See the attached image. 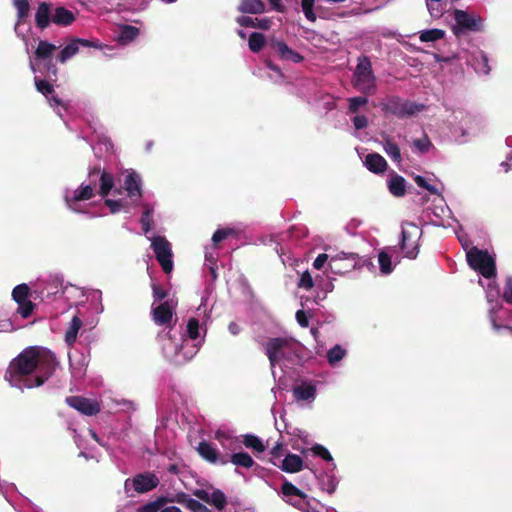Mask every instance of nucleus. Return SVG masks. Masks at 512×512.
I'll return each mask as SVG.
<instances>
[{"instance_id":"obj_56","label":"nucleus","mask_w":512,"mask_h":512,"mask_svg":"<svg viewBox=\"0 0 512 512\" xmlns=\"http://www.w3.org/2000/svg\"><path fill=\"white\" fill-rule=\"evenodd\" d=\"M312 452L314 453V455L322 458L323 460L325 461H332L333 458L330 454V452L328 451V449H326L324 446L320 445V444H315L312 448H311Z\"/></svg>"},{"instance_id":"obj_15","label":"nucleus","mask_w":512,"mask_h":512,"mask_svg":"<svg viewBox=\"0 0 512 512\" xmlns=\"http://www.w3.org/2000/svg\"><path fill=\"white\" fill-rule=\"evenodd\" d=\"M197 450L200 456L210 463L226 465L229 462L228 455H219L217 449L210 442L201 441Z\"/></svg>"},{"instance_id":"obj_25","label":"nucleus","mask_w":512,"mask_h":512,"mask_svg":"<svg viewBox=\"0 0 512 512\" xmlns=\"http://www.w3.org/2000/svg\"><path fill=\"white\" fill-rule=\"evenodd\" d=\"M237 22L242 27H254L262 30H268L271 27V20L268 18L253 19L249 16H241L237 19Z\"/></svg>"},{"instance_id":"obj_35","label":"nucleus","mask_w":512,"mask_h":512,"mask_svg":"<svg viewBox=\"0 0 512 512\" xmlns=\"http://www.w3.org/2000/svg\"><path fill=\"white\" fill-rule=\"evenodd\" d=\"M208 504L214 506L217 510L222 511L227 504L226 495L220 489H214L210 494Z\"/></svg>"},{"instance_id":"obj_42","label":"nucleus","mask_w":512,"mask_h":512,"mask_svg":"<svg viewBox=\"0 0 512 512\" xmlns=\"http://www.w3.org/2000/svg\"><path fill=\"white\" fill-rule=\"evenodd\" d=\"M345 355L346 350L337 344L327 352V359L329 364L335 365L336 363L341 361Z\"/></svg>"},{"instance_id":"obj_62","label":"nucleus","mask_w":512,"mask_h":512,"mask_svg":"<svg viewBox=\"0 0 512 512\" xmlns=\"http://www.w3.org/2000/svg\"><path fill=\"white\" fill-rule=\"evenodd\" d=\"M503 297L507 303L512 304V277L506 280Z\"/></svg>"},{"instance_id":"obj_46","label":"nucleus","mask_w":512,"mask_h":512,"mask_svg":"<svg viewBox=\"0 0 512 512\" xmlns=\"http://www.w3.org/2000/svg\"><path fill=\"white\" fill-rule=\"evenodd\" d=\"M315 0H301V8L306 17L310 22H315L317 16L314 12Z\"/></svg>"},{"instance_id":"obj_27","label":"nucleus","mask_w":512,"mask_h":512,"mask_svg":"<svg viewBox=\"0 0 512 512\" xmlns=\"http://www.w3.org/2000/svg\"><path fill=\"white\" fill-rule=\"evenodd\" d=\"M294 396L297 400H311L316 396V388L309 383H302L293 390Z\"/></svg>"},{"instance_id":"obj_41","label":"nucleus","mask_w":512,"mask_h":512,"mask_svg":"<svg viewBox=\"0 0 512 512\" xmlns=\"http://www.w3.org/2000/svg\"><path fill=\"white\" fill-rule=\"evenodd\" d=\"M445 32L441 29H428L423 30L420 34V40L422 42H434L444 37Z\"/></svg>"},{"instance_id":"obj_11","label":"nucleus","mask_w":512,"mask_h":512,"mask_svg":"<svg viewBox=\"0 0 512 512\" xmlns=\"http://www.w3.org/2000/svg\"><path fill=\"white\" fill-rule=\"evenodd\" d=\"M358 259L359 257L355 253H341L332 257L328 266L332 273L341 275L355 269L358 264Z\"/></svg>"},{"instance_id":"obj_28","label":"nucleus","mask_w":512,"mask_h":512,"mask_svg":"<svg viewBox=\"0 0 512 512\" xmlns=\"http://www.w3.org/2000/svg\"><path fill=\"white\" fill-rule=\"evenodd\" d=\"M239 10L242 13L259 14L264 12L265 4L262 0H242Z\"/></svg>"},{"instance_id":"obj_43","label":"nucleus","mask_w":512,"mask_h":512,"mask_svg":"<svg viewBox=\"0 0 512 512\" xmlns=\"http://www.w3.org/2000/svg\"><path fill=\"white\" fill-rule=\"evenodd\" d=\"M468 119H469V116L467 115V113L465 111L459 109V110H456L453 112V115L451 116V118L448 119V122L450 125L460 124L459 130H460L461 134L464 135L465 130H464L462 123L466 122V120H468Z\"/></svg>"},{"instance_id":"obj_24","label":"nucleus","mask_w":512,"mask_h":512,"mask_svg":"<svg viewBox=\"0 0 512 512\" xmlns=\"http://www.w3.org/2000/svg\"><path fill=\"white\" fill-rule=\"evenodd\" d=\"M389 192L395 197H402L406 193V180L398 175L394 174L388 182Z\"/></svg>"},{"instance_id":"obj_58","label":"nucleus","mask_w":512,"mask_h":512,"mask_svg":"<svg viewBox=\"0 0 512 512\" xmlns=\"http://www.w3.org/2000/svg\"><path fill=\"white\" fill-rule=\"evenodd\" d=\"M151 213L152 210L147 208L141 215L140 222L142 224V229L145 233L149 232L152 227Z\"/></svg>"},{"instance_id":"obj_51","label":"nucleus","mask_w":512,"mask_h":512,"mask_svg":"<svg viewBox=\"0 0 512 512\" xmlns=\"http://www.w3.org/2000/svg\"><path fill=\"white\" fill-rule=\"evenodd\" d=\"M488 280H489V282H488V285L486 288V298H487V301L490 304H492L493 302H496L498 300L499 289L496 286V284L492 278L488 279Z\"/></svg>"},{"instance_id":"obj_20","label":"nucleus","mask_w":512,"mask_h":512,"mask_svg":"<svg viewBox=\"0 0 512 512\" xmlns=\"http://www.w3.org/2000/svg\"><path fill=\"white\" fill-rule=\"evenodd\" d=\"M280 468L287 473H297L303 469V460L299 455L289 453L282 460Z\"/></svg>"},{"instance_id":"obj_37","label":"nucleus","mask_w":512,"mask_h":512,"mask_svg":"<svg viewBox=\"0 0 512 512\" xmlns=\"http://www.w3.org/2000/svg\"><path fill=\"white\" fill-rule=\"evenodd\" d=\"M14 7L17 10L18 23L25 22L29 16L30 4L28 0H14Z\"/></svg>"},{"instance_id":"obj_45","label":"nucleus","mask_w":512,"mask_h":512,"mask_svg":"<svg viewBox=\"0 0 512 512\" xmlns=\"http://www.w3.org/2000/svg\"><path fill=\"white\" fill-rule=\"evenodd\" d=\"M172 501L177 502L178 504L184 505L186 508L190 509L191 511H193V509L199 502L195 499L190 498L189 495L184 492L177 493Z\"/></svg>"},{"instance_id":"obj_50","label":"nucleus","mask_w":512,"mask_h":512,"mask_svg":"<svg viewBox=\"0 0 512 512\" xmlns=\"http://www.w3.org/2000/svg\"><path fill=\"white\" fill-rule=\"evenodd\" d=\"M17 304V312L22 316V318H28L29 316L32 315L35 308V304L31 300L27 299L24 300L23 302H18Z\"/></svg>"},{"instance_id":"obj_31","label":"nucleus","mask_w":512,"mask_h":512,"mask_svg":"<svg viewBox=\"0 0 512 512\" xmlns=\"http://www.w3.org/2000/svg\"><path fill=\"white\" fill-rule=\"evenodd\" d=\"M383 150L394 162L401 161L399 146L388 136L384 138Z\"/></svg>"},{"instance_id":"obj_3","label":"nucleus","mask_w":512,"mask_h":512,"mask_svg":"<svg viewBox=\"0 0 512 512\" xmlns=\"http://www.w3.org/2000/svg\"><path fill=\"white\" fill-rule=\"evenodd\" d=\"M352 85L357 91L366 96H371L376 93V77L368 56L361 55L358 57L357 65L353 72Z\"/></svg>"},{"instance_id":"obj_38","label":"nucleus","mask_w":512,"mask_h":512,"mask_svg":"<svg viewBox=\"0 0 512 512\" xmlns=\"http://www.w3.org/2000/svg\"><path fill=\"white\" fill-rule=\"evenodd\" d=\"M31 294L30 288L27 284L22 283L14 287L12 291V298L13 300L18 302H23L24 300H27Z\"/></svg>"},{"instance_id":"obj_60","label":"nucleus","mask_w":512,"mask_h":512,"mask_svg":"<svg viewBox=\"0 0 512 512\" xmlns=\"http://www.w3.org/2000/svg\"><path fill=\"white\" fill-rule=\"evenodd\" d=\"M152 292L154 299L157 301L165 299L168 295L167 291L163 287L155 283L152 284Z\"/></svg>"},{"instance_id":"obj_44","label":"nucleus","mask_w":512,"mask_h":512,"mask_svg":"<svg viewBox=\"0 0 512 512\" xmlns=\"http://www.w3.org/2000/svg\"><path fill=\"white\" fill-rule=\"evenodd\" d=\"M78 51L79 50L77 47V43H74V41H72L60 51L57 59L59 62L65 63L68 59L73 57Z\"/></svg>"},{"instance_id":"obj_12","label":"nucleus","mask_w":512,"mask_h":512,"mask_svg":"<svg viewBox=\"0 0 512 512\" xmlns=\"http://www.w3.org/2000/svg\"><path fill=\"white\" fill-rule=\"evenodd\" d=\"M416 225L413 222L405 221L402 223L400 249L406 257L416 258V240L415 230Z\"/></svg>"},{"instance_id":"obj_5","label":"nucleus","mask_w":512,"mask_h":512,"mask_svg":"<svg viewBox=\"0 0 512 512\" xmlns=\"http://www.w3.org/2000/svg\"><path fill=\"white\" fill-rule=\"evenodd\" d=\"M466 258L469 266L484 278L491 279L495 276V259L487 251L471 247L467 250Z\"/></svg>"},{"instance_id":"obj_9","label":"nucleus","mask_w":512,"mask_h":512,"mask_svg":"<svg viewBox=\"0 0 512 512\" xmlns=\"http://www.w3.org/2000/svg\"><path fill=\"white\" fill-rule=\"evenodd\" d=\"M294 342L290 338H270L265 346L266 355L272 367L282 359L289 358L286 350H292Z\"/></svg>"},{"instance_id":"obj_17","label":"nucleus","mask_w":512,"mask_h":512,"mask_svg":"<svg viewBox=\"0 0 512 512\" xmlns=\"http://www.w3.org/2000/svg\"><path fill=\"white\" fill-rule=\"evenodd\" d=\"M173 311L168 301H165L152 309V318L157 325L170 324Z\"/></svg>"},{"instance_id":"obj_52","label":"nucleus","mask_w":512,"mask_h":512,"mask_svg":"<svg viewBox=\"0 0 512 512\" xmlns=\"http://www.w3.org/2000/svg\"><path fill=\"white\" fill-rule=\"evenodd\" d=\"M348 102H349V106H348L349 112L357 113L361 106H364L368 103V98L362 97V96H357V97L349 98Z\"/></svg>"},{"instance_id":"obj_1","label":"nucleus","mask_w":512,"mask_h":512,"mask_svg":"<svg viewBox=\"0 0 512 512\" xmlns=\"http://www.w3.org/2000/svg\"><path fill=\"white\" fill-rule=\"evenodd\" d=\"M444 186L434 175H418V216L423 224L451 225V211L443 197Z\"/></svg>"},{"instance_id":"obj_19","label":"nucleus","mask_w":512,"mask_h":512,"mask_svg":"<svg viewBox=\"0 0 512 512\" xmlns=\"http://www.w3.org/2000/svg\"><path fill=\"white\" fill-rule=\"evenodd\" d=\"M51 4L41 2L35 14V24L39 29H46L52 22Z\"/></svg>"},{"instance_id":"obj_40","label":"nucleus","mask_w":512,"mask_h":512,"mask_svg":"<svg viewBox=\"0 0 512 512\" xmlns=\"http://www.w3.org/2000/svg\"><path fill=\"white\" fill-rule=\"evenodd\" d=\"M427 9L433 18H439L444 12L443 0H425Z\"/></svg>"},{"instance_id":"obj_21","label":"nucleus","mask_w":512,"mask_h":512,"mask_svg":"<svg viewBox=\"0 0 512 512\" xmlns=\"http://www.w3.org/2000/svg\"><path fill=\"white\" fill-rule=\"evenodd\" d=\"M74 21V13L62 6L56 7L52 14V22L59 26H69Z\"/></svg>"},{"instance_id":"obj_57","label":"nucleus","mask_w":512,"mask_h":512,"mask_svg":"<svg viewBox=\"0 0 512 512\" xmlns=\"http://www.w3.org/2000/svg\"><path fill=\"white\" fill-rule=\"evenodd\" d=\"M313 286L314 281L311 274L308 271L304 272L300 277L298 287L305 290H310L313 288Z\"/></svg>"},{"instance_id":"obj_33","label":"nucleus","mask_w":512,"mask_h":512,"mask_svg":"<svg viewBox=\"0 0 512 512\" xmlns=\"http://www.w3.org/2000/svg\"><path fill=\"white\" fill-rule=\"evenodd\" d=\"M229 461L236 466H241L244 468H250L254 465V460L246 452L233 453Z\"/></svg>"},{"instance_id":"obj_23","label":"nucleus","mask_w":512,"mask_h":512,"mask_svg":"<svg viewBox=\"0 0 512 512\" xmlns=\"http://www.w3.org/2000/svg\"><path fill=\"white\" fill-rule=\"evenodd\" d=\"M281 492L285 498H287V502L296 506L297 503L291 500V497H298L301 501L306 499V494L297 488L294 484L289 481H284L281 486Z\"/></svg>"},{"instance_id":"obj_54","label":"nucleus","mask_w":512,"mask_h":512,"mask_svg":"<svg viewBox=\"0 0 512 512\" xmlns=\"http://www.w3.org/2000/svg\"><path fill=\"white\" fill-rule=\"evenodd\" d=\"M62 285H63V277L62 276L56 275V276L52 277L47 286V287L51 288V291H48V293H47V297H49L50 295H56L59 292Z\"/></svg>"},{"instance_id":"obj_29","label":"nucleus","mask_w":512,"mask_h":512,"mask_svg":"<svg viewBox=\"0 0 512 512\" xmlns=\"http://www.w3.org/2000/svg\"><path fill=\"white\" fill-rule=\"evenodd\" d=\"M82 327V320L78 316H74L71 320L70 326L65 334V342L68 346H73L77 340V335Z\"/></svg>"},{"instance_id":"obj_2","label":"nucleus","mask_w":512,"mask_h":512,"mask_svg":"<svg viewBox=\"0 0 512 512\" xmlns=\"http://www.w3.org/2000/svg\"><path fill=\"white\" fill-rule=\"evenodd\" d=\"M39 364V348L36 346L24 349L14 358L6 369L4 378L13 386L24 385Z\"/></svg>"},{"instance_id":"obj_7","label":"nucleus","mask_w":512,"mask_h":512,"mask_svg":"<svg viewBox=\"0 0 512 512\" xmlns=\"http://www.w3.org/2000/svg\"><path fill=\"white\" fill-rule=\"evenodd\" d=\"M160 481L153 472H143L136 474L133 478H128L124 483L126 493L133 489L139 494L150 492L158 487Z\"/></svg>"},{"instance_id":"obj_59","label":"nucleus","mask_w":512,"mask_h":512,"mask_svg":"<svg viewBox=\"0 0 512 512\" xmlns=\"http://www.w3.org/2000/svg\"><path fill=\"white\" fill-rule=\"evenodd\" d=\"M433 148L434 147L431 141L428 139L427 135H424L422 138L418 139V152H429Z\"/></svg>"},{"instance_id":"obj_14","label":"nucleus","mask_w":512,"mask_h":512,"mask_svg":"<svg viewBox=\"0 0 512 512\" xmlns=\"http://www.w3.org/2000/svg\"><path fill=\"white\" fill-rule=\"evenodd\" d=\"M269 45L270 48L275 53H277L281 60L291 61L293 63H300L304 59L301 54L289 48L284 41L271 40Z\"/></svg>"},{"instance_id":"obj_10","label":"nucleus","mask_w":512,"mask_h":512,"mask_svg":"<svg viewBox=\"0 0 512 512\" xmlns=\"http://www.w3.org/2000/svg\"><path fill=\"white\" fill-rule=\"evenodd\" d=\"M100 173V167L95 166L89 171L90 183L87 185L82 184L71 198H66V203L69 209L78 211L76 204L80 201L89 200L94 196V187L97 182V176Z\"/></svg>"},{"instance_id":"obj_6","label":"nucleus","mask_w":512,"mask_h":512,"mask_svg":"<svg viewBox=\"0 0 512 512\" xmlns=\"http://www.w3.org/2000/svg\"><path fill=\"white\" fill-rule=\"evenodd\" d=\"M58 362L55 355L50 351H41L39 349V375L33 379H27L24 383L26 388H34L42 386L55 372Z\"/></svg>"},{"instance_id":"obj_55","label":"nucleus","mask_w":512,"mask_h":512,"mask_svg":"<svg viewBox=\"0 0 512 512\" xmlns=\"http://www.w3.org/2000/svg\"><path fill=\"white\" fill-rule=\"evenodd\" d=\"M232 234H234V230L232 228L218 229L214 232V234L212 236V241L214 244H217V243L225 240Z\"/></svg>"},{"instance_id":"obj_36","label":"nucleus","mask_w":512,"mask_h":512,"mask_svg":"<svg viewBox=\"0 0 512 512\" xmlns=\"http://www.w3.org/2000/svg\"><path fill=\"white\" fill-rule=\"evenodd\" d=\"M242 442L247 448L253 449L254 451H256L258 453H262L266 449L263 442L257 436H255L253 434L244 435Z\"/></svg>"},{"instance_id":"obj_4","label":"nucleus","mask_w":512,"mask_h":512,"mask_svg":"<svg viewBox=\"0 0 512 512\" xmlns=\"http://www.w3.org/2000/svg\"><path fill=\"white\" fill-rule=\"evenodd\" d=\"M453 18V33L458 37L466 32L479 33L485 30V19L474 11L455 9Z\"/></svg>"},{"instance_id":"obj_48","label":"nucleus","mask_w":512,"mask_h":512,"mask_svg":"<svg viewBox=\"0 0 512 512\" xmlns=\"http://www.w3.org/2000/svg\"><path fill=\"white\" fill-rule=\"evenodd\" d=\"M473 67L477 73L488 74L490 69L486 55H484L482 52H479L478 58L473 63Z\"/></svg>"},{"instance_id":"obj_8","label":"nucleus","mask_w":512,"mask_h":512,"mask_svg":"<svg viewBox=\"0 0 512 512\" xmlns=\"http://www.w3.org/2000/svg\"><path fill=\"white\" fill-rule=\"evenodd\" d=\"M151 248L162 270L169 274L173 270L172 249L170 242L164 236H155L151 242Z\"/></svg>"},{"instance_id":"obj_34","label":"nucleus","mask_w":512,"mask_h":512,"mask_svg":"<svg viewBox=\"0 0 512 512\" xmlns=\"http://www.w3.org/2000/svg\"><path fill=\"white\" fill-rule=\"evenodd\" d=\"M265 43H266V39L262 33L253 32L250 34L249 40H248V46L252 52L258 53L259 51H261L262 48L264 47Z\"/></svg>"},{"instance_id":"obj_47","label":"nucleus","mask_w":512,"mask_h":512,"mask_svg":"<svg viewBox=\"0 0 512 512\" xmlns=\"http://www.w3.org/2000/svg\"><path fill=\"white\" fill-rule=\"evenodd\" d=\"M378 262L380 265V271L383 274H389L393 270L391 257L388 255V253L382 251L378 255Z\"/></svg>"},{"instance_id":"obj_22","label":"nucleus","mask_w":512,"mask_h":512,"mask_svg":"<svg viewBox=\"0 0 512 512\" xmlns=\"http://www.w3.org/2000/svg\"><path fill=\"white\" fill-rule=\"evenodd\" d=\"M139 34V28L132 25H122L116 40L121 45H127L134 41Z\"/></svg>"},{"instance_id":"obj_63","label":"nucleus","mask_w":512,"mask_h":512,"mask_svg":"<svg viewBox=\"0 0 512 512\" xmlns=\"http://www.w3.org/2000/svg\"><path fill=\"white\" fill-rule=\"evenodd\" d=\"M296 320L298 322V324L303 327V328H307L309 326V319L305 313L304 310H298L296 312Z\"/></svg>"},{"instance_id":"obj_61","label":"nucleus","mask_w":512,"mask_h":512,"mask_svg":"<svg viewBox=\"0 0 512 512\" xmlns=\"http://www.w3.org/2000/svg\"><path fill=\"white\" fill-rule=\"evenodd\" d=\"M352 121L356 130H362L368 126V119L364 115H356Z\"/></svg>"},{"instance_id":"obj_16","label":"nucleus","mask_w":512,"mask_h":512,"mask_svg":"<svg viewBox=\"0 0 512 512\" xmlns=\"http://www.w3.org/2000/svg\"><path fill=\"white\" fill-rule=\"evenodd\" d=\"M124 185L132 203H137L142 197L140 176L135 172L129 173L125 178Z\"/></svg>"},{"instance_id":"obj_64","label":"nucleus","mask_w":512,"mask_h":512,"mask_svg":"<svg viewBox=\"0 0 512 512\" xmlns=\"http://www.w3.org/2000/svg\"><path fill=\"white\" fill-rule=\"evenodd\" d=\"M328 258H329L328 255L325 253L319 254L313 262V267L315 269L320 270L326 264V262L328 261Z\"/></svg>"},{"instance_id":"obj_26","label":"nucleus","mask_w":512,"mask_h":512,"mask_svg":"<svg viewBox=\"0 0 512 512\" xmlns=\"http://www.w3.org/2000/svg\"><path fill=\"white\" fill-rule=\"evenodd\" d=\"M57 50V47L45 40H40L35 50V58L37 60H51L53 53Z\"/></svg>"},{"instance_id":"obj_18","label":"nucleus","mask_w":512,"mask_h":512,"mask_svg":"<svg viewBox=\"0 0 512 512\" xmlns=\"http://www.w3.org/2000/svg\"><path fill=\"white\" fill-rule=\"evenodd\" d=\"M365 167L374 174H382L387 170V161L378 153H369L365 157Z\"/></svg>"},{"instance_id":"obj_39","label":"nucleus","mask_w":512,"mask_h":512,"mask_svg":"<svg viewBox=\"0 0 512 512\" xmlns=\"http://www.w3.org/2000/svg\"><path fill=\"white\" fill-rule=\"evenodd\" d=\"M168 502L165 497H159L155 501L148 502L137 509V512H158Z\"/></svg>"},{"instance_id":"obj_32","label":"nucleus","mask_w":512,"mask_h":512,"mask_svg":"<svg viewBox=\"0 0 512 512\" xmlns=\"http://www.w3.org/2000/svg\"><path fill=\"white\" fill-rule=\"evenodd\" d=\"M131 204L136 205L137 203H130L127 200L119 199V200H113V199H106L105 205L109 207L110 212L112 214L118 213L120 211L129 212L131 208Z\"/></svg>"},{"instance_id":"obj_13","label":"nucleus","mask_w":512,"mask_h":512,"mask_svg":"<svg viewBox=\"0 0 512 512\" xmlns=\"http://www.w3.org/2000/svg\"><path fill=\"white\" fill-rule=\"evenodd\" d=\"M65 402L71 408L86 416L97 415L101 410L98 401L83 396H68Z\"/></svg>"},{"instance_id":"obj_53","label":"nucleus","mask_w":512,"mask_h":512,"mask_svg":"<svg viewBox=\"0 0 512 512\" xmlns=\"http://www.w3.org/2000/svg\"><path fill=\"white\" fill-rule=\"evenodd\" d=\"M187 335L190 339L196 340L199 337V320L190 318L187 322Z\"/></svg>"},{"instance_id":"obj_30","label":"nucleus","mask_w":512,"mask_h":512,"mask_svg":"<svg viewBox=\"0 0 512 512\" xmlns=\"http://www.w3.org/2000/svg\"><path fill=\"white\" fill-rule=\"evenodd\" d=\"M99 176V181H100V187H99V195L101 197H106L112 190L113 186H114V178L113 176L106 172V171H101L100 170V173L98 174Z\"/></svg>"},{"instance_id":"obj_49","label":"nucleus","mask_w":512,"mask_h":512,"mask_svg":"<svg viewBox=\"0 0 512 512\" xmlns=\"http://www.w3.org/2000/svg\"><path fill=\"white\" fill-rule=\"evenodd\" d=\"M35 86L38 92L43 94L46 98L54 93V87L46 80L35 78Z\"/></svg>"}]
</instances>
